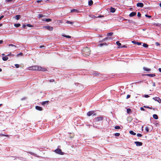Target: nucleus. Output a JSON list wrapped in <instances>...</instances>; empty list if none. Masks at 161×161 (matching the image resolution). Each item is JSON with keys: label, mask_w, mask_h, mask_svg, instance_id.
<instances>
[{"label": "nucleus", "mask_w": 161, "mask_h": 161, "mask_svg": "<svg viewBox=\"0 0 161 161\" xmlns=\"http://www.w3.org/2000/svg\"><path fill=\"white\" fill-rule=\"evenodd\" d=\"M70 12L71 13H73L74 12H75L76 13H78L79 12V11L78 10H77L76 9H72L71 10Z\"/></svg>", "instance_id": "a211bd4d"}, {"label": "nucleus", "mask_w": 161, "mask_h": 161, "mask_svg": "<svg viewBox=\"0 0 161 161\" xmlns=\"http://www.w3.org/2000/svg\"><path fill=\"white\" fill-rule=\"evenodd\" d=\"M132 42L135 44H136L138 45H141L142 44V42H136L135 41H132Z\"/></svg>", "instance_id": "ddd939ff"}, {"label": "nucleus", "mask_w": 161, "mask_h": 161, "mask_svg": "<svg viewBox=\"0 0 161 161\" xmlns=\"http://www.w3.org/2000/svg\"><path fill=\"white\" fill-rule=\"evenodd\" d=\"M155 125L156 126H157L158 125H159V124L157 123H156Z\"/></svg>", "instance_id": "338daca9"}, {"label": "nucleus", "mask_w": 161, "mask_h": 161, "mask_svg": "<svg viewBox=\"0 0 161 161\" xmlns=\"http://www.w3.org/2000/svg\"><path fill=\"white\" fill-rule=\"evenodd\" d=\"M107 44L106 43H100L99 44V46L100 47H102L103 45L107 46Z\"/></svg>", "instance_id": "c85d7f7f"}, {"label": "nucleus", "mask_w": 161, "mask_h": 161, "mask_svg": "<svg viewBox=\"0 0 161 161\" xmlns=\"http://www.w3.org/2000/svg\"><path fill=\"white\" fill-rule=\"evenodd\" d=\"M141 14L139 12H138V13H137V16L138 17H141Z\"/></svg>", "instance_id": "a19ab883"}, {"label": "nucleus", "mask_w": 161, "mask_h": 161, "mask_svg": "<svg viewBox=\"0 0 161 161\" xmlns=\"http://www.w3.org/2000/svg\"><path fill=\"white\" fill-rule=\"evenodd\" d=\"M26 99V97H24L23 99H22V100H25Z\"/></svg>", "instance_id": "69168bd1"}, {"label": "nucleus", "mask_w": 161, "mask_h": 161, "mask_svg": "<svg viewBox=\"0 0 161 161\" xmlns=\"http://www.w3.org/2000/svg\"><path fill=\"white\" fill-rule=\"evenodd\" d=\"M45 21L47 22H49L51 21V19H46Z\"/></svg>", "instance_id": "e433bc0d"}, {"label": "nucleus", "mask_w": 161, "mask_h": 161, "mask_svg": "<svg viewBox=\"0 0 161 161\" xmlns=\"http://www.w3.org/2000/svg\"><path fill=\"white\" fill-rule=\"evenodd\" d=\"M96 17L97 16H95L94 15H92V16L91 17L93 18H97V17Z\"/></svg>", "instance_id": "13d9d810"}, {"label": "nucleus", "mask_w": 161, "mask_h": 161, "mask_svg": "<svg viewBox=\"0 0 161 161\" xmlns=\"http://www.w3.org/2000/svg\"><path fill=\"white\" fill-rule=\"evenodd\" d=\"M62 36L64 37H65L68 38H71V36H70L63 35Z\"/></svg>", "instance_id": "b1692460"}, {"label": "nucleus", "mask_w": 161, "mask_h": 161, "mask_svg": "<svg viewBox=\"0 0 161 161\" xmlns=\"http://www.w3.org/2000/svg\"><path fill=\"white\" fill-rule=\"evenodd\" d=\"M93 75L95 76H98L99 75V73L96 71H95L93 73Z\"/></svg>", "instance_id": "f3484780"}, {"label": "nucleus", "mask_w": 161, "mask_h": 161, "mask_svg": "<svg viewBox=\"0 0 161 161\" xmlns=\"http://www.w3.org/2000/svg\"><path fill=\"white\" fill-rule=\"evenodd\" d=\"M131 110L130 109V108H128L127 109V113H128V114L130 113L131 112Z\"/></svg>", "instance_id": "2f4dec72"}, {"label": "nucleus", "mask_w": 161, "mask_h": 161, "mask_svg": "<svg viewBox=\"0 0 161 161\" xmlns=\"http://www.w3.org/2000/svg\"><path fill=\"white\" fill-rule=\"evenodd\" d=\"M94 111H89L87 113V115L88 116H91L94 113Z\"/></svg>", "instance_id": "9d476101"}, {"label": "nucleus", "mask_w": 161, "mask_h": 161, "mask_svg": "<svg viewBox=\"0 0 161 161\" xmlns=\"http://www.w3.org/2000/svg\"><path fill=\"white\" fill-rule=\"evenodd\" d=\"M8 58L6 56L2 58V59L4 61L7 60Z\"/></svg>", "instance_id": "4be33fe9"}, {"label": "nucleus", "mask_w": 161, "mask_h": 161, "mask_svg": "<svg viewBox=\"0 0 161 161\" xmlns=\"http://www.w3.org/2000/svg\"><path fill=\"white\" fill-rule=\"evenodd\" d=\"M153 86H156V85H155V82L153 83Z\"/></svg>", "instance_id": "052dcab7"}, {"label": "nucleus", "mask_w": 161, "mask_h": 161, "mask_svg": "<svg viewBox=\"0 0 161 161\" xmlns=\"http://www.w3.org/2000/svg\"><path fill=\"white\" fill-rule=\"evenodd\" d=\"M144 97L146 98H147L149 97V96L148 95H145Z\"/></svg>", "instance_id": "864d4df0"}, {"label": "nucleus", "mask_w": 161, "mask_h": 161, "mask_svg": "<svg viewBox=\"0 0 161 161\" xmlns=\"http://www.w3.org/2000/svg\"><path fill=\"white\" fill-rule=\"evenodd\" d=\"M129 133L131 135H136V133L134 132L133 130L130 131L129 132Z\"/></svg>", "instance_id": "412c9836"}, {"label": "nucleus", "mask_w": 161, "mask_h": 161, "mask_svg": "<svg viewBox=\"0 0 161 161\" xmlns=\"http://www.w3.org/2000/svg\"><path fill=\"white\" fill-rule=\"evenodd\" d=\"M27 26L29 27H32L33 26V25H31V24H28L27 25Z\"/></svg>", "instance_id": "a18cd8bd"}, {"label": "nucleus", "mask_w": 161, "mask_h": 161, "mask_svg": "<svg viewBox=\"0 0 161 161\" xmlns=\"http://www.w3.org/2000/svg\"><path fill=\"white\" fill-rule=\"evenodd\" d=\"M12 0H5V2L6 3H7L11 2Z\"/></svg>", "instance_id": "4c0bfd02"}, {"label": "nucleus", "mask_w": 161, "mask_h": 161, "mask_svg": "<svg viewBox=\"0 0 161 161\" xmlns=\"http://www.w3.org/2000/svg\"><path fill=\"white\" fill-rule=\"evenodd\" d=\"M140 109H141V110L142 111H145V109L143 107H141L140 108Z\"/></svg>", "instance_id": "6e6d98bb"}, {"label": "nucleus", "mask_w": 161, "mask_h": 161, "mask_svg": "<svg viewBox=\"0 0 161 161\" xmlns=\"http://www.w3.org/2000/svg\"><path fill=\"white\" fill-rule=\"evenodd\" d=\"M43 27L46 28V29L50 31H52L53 29V27L50 26H44Z\"/></svg>", "instance_id": "39448f33"}, {"label": "nucleus", "mask_w": 161, "mask_h": 161, "mask_svg": "<svg viewBox=\"0 0 161 161\" xmlns=\"http://www.w3.org/2000/svg\"><path fill=\"white\" fill-rule=\"evenodd\" d=\"M66 23L68 24H70L72 25L74 24V22L70 21H67L66 22Z\"/></svg>", "instance_id": "393cba45"}, {"label": "nucleus", "mask_w": 161, "mask_h": 161, "mask_svg": "<svg viewBox=\"0 0 161 161\" xmlns=\"http://www.w3.org/2000/svg\"><path fill=\"white\" fill-rule=\"evenodd\" d=\"M9 46H13V47H16V46L14 45L13 44H10L9 45H8Z\"/></svg>", "instance_id": "49530a36"}, {"label": "nucleus", "mask_w": 161, "mask_h": 161, "mask_svg": "<svg viewBox=\"0 0 161 161\" xmlns=\"http://www.w3.org/2000/svg\"><path fill=\"white\" fill-rule=\"evenodd\" d=\"M4 17V15H2L0 17V20H1Z\"/></svg>", "instance_id": "4d7b16f0"}, {"label": "nucleus", "mask_w": 161, "mask_h": 161, "mask_svg": "<svg viewBox=\"0 0 161 161\" xmlns=\"http://www.w3.org/2000/svg\"><path fill=\"white\" fill-rule=\"evenodd\" d=\"M136 14V13L135 12H132L130 14L129 16L130 17H133L135 16Z\"/></svg>", "instance_id": "4468645a"}, {"label": "nucleus", "mask_w": 161, "mask_h": 161, "mask_svg": "<svg viewBox=\"0 0 161 161\" xmlns=\"http://www.w3.org/2000/svg\"><path fill=\"white\" fill-rule=\"evenodd\" d=\"M91 53V50L87 47H86L83 48L82 50V54L83 56L87 57L89 56Z\"/></svg>", "instance_id": "f03ea898"}, {"label": "nucleus", "mask_w": 161, "mask_h": 161, "mask_svg": "<svg viewBox=\"0 0 161 161\" xmlns=\"http://www.w3.org/2000/svg\"><path fill=\"white\" fill-rule=\"evenodd\" d=\"M3 40H0V44L3 43Z\"/></svg>", "instance_id": "e2e57ef3"}, {"label": "nucleus", "mask_w": 161, "mask_h": 161, "mask_svg": "<svg viewBox=\"0 0 161 161\" xmlns=\"http://www.w3.org/2000/svg\"><path fill=\"white\" fill-rule=\"evenodd\" d=\"M93 3V2L92 0H90L88 2V5L91 6Z\"/></svg>", "instance_id": "aec40b11"}, {"label": "nucleus", "mask_w": 161, "mask_h": 161, "mask_svg": "<svg viewBox=\"0 0 161 161\" xmlns=\"http://www.w3.org/2000/svg\"><path fill=\"white\" fill-rule=\"evenodd\" d=\"M147 108H149V109H152V107H149L148 106L147 107Z\"/></svg>", "instance_id": "680f3d73"}, {"label": "nucleus", "mask_w": 161, "mask_h": 161, "mask_svg": "<svg viewBox=\"0 0 161 161\" xmlns=\"http://www.w3.org/2000/svg\"><path fill=\"white\" fill-rule=\"evenodd\" d=\"M23 27H24V28H25V27H26V25H23Z\"/></svg>", "instance_id": "774afa93"}, {"label": "nucleus", "mask_w": 161, "mask_h": 161, "mask_svg": "<svg viewBox=\"0 0 161 161\" xmlns=\"http://www.w3.org/2000/svg\"><path fill=\"white\" fill-rule=\"evenodd\" d=\"M142 46L145 47H147L148 46L147 44L145 43H143Z\"/></svg>", "instance_id": "c756f323"}, {"label": "nucleus", "mask_w": 161, "mask_h": 161, "mask_svg": "<svg viewBox=\"0 0 161 161\" xmlns=\"http://www.w3.org/2000/svg\"><path fill=\"white\" fill-rule=\"evenodd\" d=\"M15 17L17 20H19L20 18V15H16Z\"/></svg>", "instance_id": "bb28decb"}, {"label": "nucleus", "mask_w": 161, "mask_h": 161, "mask_svg": "<svg viewBox=\"0 0 161 161\" xmlns=\"http://www.w3.org/2000/svg\"><path fill=\"white\" fill-rule=\"evenodd\" d=\"M114 128L116 129H120V127L119 126H115Z\"/></svg>", "instance_id": "c9c22d12"}, {"label": "nucleus", "mask_w": 161, "mask_h": 161, "mask_svg": "<svg viewBox=\"0 0 161 161\" xmlns=\"http://www.w3.org/2000/svg\"><path fill=\"white\" fill-rule=\"evenodd\" d=\"M116 44L119 46L118 47L121 46V43H120L119 41L116 42Z\"/></svg>", "instance_id": "a878e982"}, {"label": "nucleus", "mask_w": 161, "mask_h": 161, "mask_svg": "<svg viewBox=\"0 0 161 161\" xmlns=\"http://www.w3.org/2000/svg\"><path fill=\"white\" fill-rule=\"evenodd\" d=\"M23 55V53H18L17 56H22Z\"/></svg>", "instance_id": "09e8293b"}, {"label": "nucleus", "mask_w": 161, "mask_h": 161, "mask_svg": "<svg viewBox=\"0 0 161 161\" xmlns=\"http://www.w3.org/2000/svg\"><path fill=\"white\" fill-rule=\"evenodd\" d=\"M115 9L114 8L111 7L110 8V12L111 13H114L115 11Z\"/></svg>", "instance_id": "2eb2a0df"}, {"label": "nucleus", "mask_w": 161, "mask_h": 161, "mask_svg": "<svg viewBox=\"0 0 161 161\" xmlns=\"http://www.w3.org/2000/svg\"><path fill=\"white\" fill-rule=\"evenodd\" d=\"M49 101H45L43 102L42 103V105L43 106L47 105L48 104Z\"/></svg>", "instance_id": "1a4fd4ad"}, {"label": "nucleus", "mask_w": 161, "mask_h": 161, "mask_svg": "<svg viewBox=\"0 0 161 161\" xmlns=\"http://www.w3.org/2000/svg\"><path fill=\"white\" fill-rule=\"evenodd\" d=\"M0 136H7V137L8 136L7 135H4V134H0Z\"/></svg>", "instance_id": "de8ad7c7"}, {"label": "nucleus", "mask_w": 161, "mask_h": 161, "mask_svg": "<svg viewBox=\"0 0 161 161\" xmlns=\"http://www.w3.org/2000/svg\"><path fill=\"white\" fill-rule=\"evenodd\" d=\"M126 19H124L123 17H119L117 18V20L118 21H123L124 20H125Z\"/></svg>", "instance_id": "9b49d317"}, {"label": "nucleus", "mask_w": 161, "mask_h": 161, "mask_svg": "<svg viewBox=\"0 0 161 161\" xmlns=\"http://www.w3.org/2000/svg\"><path fill=\"white\" fill-rule=\"evenodd\" d=\"M137 136L138 137H142V135L140 134V133H138L137 134Z\"/></svg>", "instance_id": "ea45409f"}, {"label": "nucleus", "mask_w": 161, "mask_h": 161, "mask_svg": "<svg viewBox=\"0 0 161 161\" xmlns=\"http://www.w3.org/2000/svg\"><path fill=\"white\" fill-rule=\"evenodd\" d=\"M15 67L16 68H19V64H15Z\"/></svg>", "instance_id": "79ce46f5"}, {"label": "nucleus", "mask_w": 161, "mask_h": 161, "mask_svg": "<svg viewBox=\"0 0 161 161\" xmlns=\"http://www.w3.org/2000/svg\"><path fill=\"white\" fill-rule=\"evenodd\" d=\"M145 16L146 17H148V18H151V16H149L148 14H145Z\"/></svg>", "instance_id": "8fccbe9b"}, {"label": "nucleus", "mask_w": 161, "mask_h": 161, "mask_svg": "<svg viewBox=\"0 0 161 161\" xmlns=\"http://www.w3.org/2000/svg\"><path fill=\"white\" fill-rule=\"evenodd\" d=\"M126 47H127L125 45H122V46H121L120 47H119V48H126Z\"/></svg>", "instance_id": "72a5a7b5"}, {"label": "nucleus", "mask_w": 161, "mask_h": 161, "mask_svg": "<svg viewBox=\"0 0 161 161\" xmlns=\"http://www.w3.org/2000/svg\"><path fill=\"white\" fill-rule=\"evenodd\" d=\"M143 69L145 71H150L151 70V69H148L146 67H143Z\"/></svg>", "instance_id": "6ab92c4d"}, {"label": "nucleus", "mask_w": 161, "mask_h": 161, "mask_svg": "<svg viewBox=\"0 0 161 161\" xmlns=\"http://www.w3.org/2000/svg\"><path fill=\"white\" fill-rule=\"evenodd\" d=\"M158 70H159V71L160 72H161V68H159L158 69Z\"/></svg>", "instance_id": "0e129e2a"}, {"label": "nucleus", "mask_w": 161, "mask_h": 161, "mask_svg": "<svg viewBox=\"0 0 161 161\" xmlns=\"http://www.w3.org/2000/svg\"><path fill=\"white\" fill-rule=\"evenodd\" d=\"M145 130L146 131L147 133L149 131V128L147 126L145 127Z\"/></svg>", "instance_id": "f704fd0d"}, {"label": "nucleus", "mask_w": 161, "mask_h": 161, "mask_svg": "<svg viewBox=\"0 0 161 161\" xmlns=\"http://www.w3.org/2000/svg\"><path fill=\"white\" fill-rule=\"evenodd\" d=\"M36 109L39 111H42V107L39 106H36L35 107Z\"/></svg>", "instance_id": "f8f14e48"}, {"label": "nucleus", "mask_w": 161, "mask_h": 161, "mask_svg": "<svg viewBox=\"0 0 161 161\" xmlns=\"http://www.w3.org/2000/svg\"><path fill=\"white\" fill-rule=\"evenodd\" d=\"M156 44L157 46H159L160 45L159 43L158 42H156Z\"/></svg>", "instance_id": "5fc2aeb1"}, {"label": "nucleus", "mask_w": 161, "mask_h": 161, "mask_svg": "<svg viewBox=\"0 0 161 161\" xmlns=\"http://www.w3.org/2000/svg\"><path fill=\"white\" fill-rule=\"evenodd\" d=\"M119 135H120L119 133H115L114 134V136H119Z\"/></svg>", "instance_id": "58836bf2"}, {"label": "nucleus", "mask_w": 161, "mask_h": 161, "mask_svg": "<svg viewBox=\"0 0 161 161\" xmlns=\"http://www.w3.org/2000/svg\"><path fill=\"white\" fill-rule=\"evenodd\" d=\"M44 47V46L43 45H42V46H40L39 47L40 48H42V47Z\"/></svg>", "instance_id": "bf43d9fd"}, {"label": "nucleus", "mask_w": 161, "mask_h": 161, "mask_svg": "<svg viewBox=\"0 0 161 161\" xmlns=\"http://www.w3.org/2000/svg\"><path fill=\"white\" fill-rule=\"evenodd\" d=\"M153 99L157 101L159 103H161V99L158 97H155L153 98Z\"/></svg>", "instance_id": "423d86ee"}, {"label": "nucleus", "mask_w": 161, "mask_h": 161, "mask_svg": "<svg viewBox=\"0 0 161 161\" xmlns=\"http://www.w3.org/2000/svg\"><path fill=\"white\" fill-rule=\"evenodd\" d=\"M103 119L104 118L103 116H99L95 118L94 119V121L95 122H97L99 121L103 120Z\"/></svg>", "instance_id": "7ed1b4c3"}, {"label": "nucleus", "mask_w": 161, "mask_h": 161, "mask_svg": "<svg viewBox=\"0 0 161 161\" xmlns=\"http://www.w3.org/2000/svg\"><path fill=\"white\" fill-rule=\"evenodd\" d=\"M145 75L151 77H153L155 76V75L154 74H147Z\"/></svg>", "instance_id": "dca6fc26"}, {"label": "nucleus", "mask_w": 161, "mask_h": 161, "mask_svg": "<svg viewBox=\"0 0 161 161\" xmlns=\"http://www.w3.org/2000/svg\"><path fill=\"white\" fill-rule=\"evenodd\" d=\"M38 16L39 18H42V17L43 16V15L41 14H38Z\"/></svg>", "instance_id": "3c124183"}, {"label": "nucleus", "mask_w": 161, "mask_h": 161, "mask_svg": "<svg viewBox=\"0 0 161 161\" xmlns=\"http://www.w3.org/2000/svg\"><path fill=\"white\" fill-rule=\"evenodd\" d=\"M54 152L60 155H64V153L62 152V150L60 149H57L54 151Z\"/></svg>", "instance_id": "20e7f679"}, {"label": "nucleus", "mask_w": 161, "mask_h": 161, "mask_svg": "<svg viewBox=\"0 0 161 161\" xmlns=\"http://www.w3.org/2000/svg\"><path fill=\"white\" fill-rule=\"evenodd\" d=\"M20 25H21L19 23V24H14V26L15 27H17L20 26Z\"/></svg>", "instance_id": "cd10ccee"}, {"label": "nucleus", "mask_w": 161, "mask_h": 161, "mask_svg": "<svg viewBox=\"0 0 161 161\" xmlns=\"http://www.w3.org/2000/svg\"><path fill=\"white\" fill-rule=\"evenodd\" d=\"M135 143L136 144L137 146H141L142 145V143L139 142H135Z\"/></svg>", "instance_id": "0eeeda50"}, {"label": "nucleus", "mask_w": 161, "mask_h": 161, "mask_svg": "<svg viewBox=\"0 0 161 161\" xmlns=\"http://www.w3.org/2000/svg\"><path fill=\"white\" fill-rule=\"evenodd\" d=\"M130 97V95L128 94V95H127V96L126 98L128 99V98H129Z\"/></svg>", "instance_id": "603ef678"}, {"label": "nucleus", "mask_w": 161, "mask_h": 161, "mask_svg": "<svg viewBox=\"0 0 161 161\" xmlns=\"http://www.w3.org/2000/svg\"><path fill=\"white\" fill-rule=\"evenodd\" d=\"M108 39V37H106L104 39H103L101 41H100V42H102L107 40Z\"/></svg>", "instance_id": "7c9ffc66"}, {"label": "nucleus", "mask_w": 161, "mask_h": 161, "mask_svg": "<svg viewBox=\"0 0 161 161\" xmlns=\"http://www.w3.org/2000/svg\"><path fill=\"white\" fill-rule=\"evenodd\" d=\"M103 17H104L103 15H99L98 16L96 17H97V18H101Z\"/></svg>", "instance_id": "37998d69"}, {"label": "nucleus", "mask_w": 161, "mask_h": 161, "mask_svg": "<svg viewBox=\"0 0 161 161\" xmlns=\"http://www.w3.org/2000/svg\"><path fill=\"white\" fill-rule=\"evenodd\" d=\"M113 35V32H110L108 33L107 34V35L108 36H112Z\"/></svg>", "instance_id": "473e14b6"}, {"label": "nucleus", "mask_w": 161, "mask_h": 161, "mask_svg": "<svg viewBox=\"0 0 161 161\" xmlns=\"http://www.w3.org/2000/svg\"><path fill=\"white\" fill-rule=\"evenodd\" d=\"M153 117L155 119H157L158 118V115L157 114H154L153 115Z\"/></svg>", "instance_id": "5701e85b"}, {"label": "nucleus", "mask_w": 161, "mask_h": 161, "mask_svg": "<svg viewBox=\"0 0 161 161\" xmlns=\"http://www.w3.org/2000/svg\"><path fill=\"white\" fill-rule=\"evenodd\" d=\"M49 81L50 82H52L55 81V80L54 79H50L49 80Z\"/></svg>", "instance_id": "c03bdc74"}, {"label": "nucleus", "mask_w": 161, "mask_h": 161, "mask_svg": "<svg viewBox=\"0 0 161 161\" xmlns=\"http://www.w3.org/2000/svg\"><path fill=\"white\" fill-rule=\"evenodd\" d=\"M136 6L137 7H140L142 8L144 6V4L142 3H138L136 4Z\"/></svg>", "instance_id": "6e6552de"}, {"label": "nucleus", "mask_w": 161, "mask_h": 161, "mask_svg": "<svg viewBox=\"0 0 161 161\" xmlns=\"http://www.w3.org/2000/svg\"><path fill=\"white\" fill-rule=\"evenodd\" d=\"M29 69L32 70H38L43 71H47V69L44 67L38 65H34L29 67Z\"/></svg>", "instance_id": "f257e3e1"}]
</instances>
